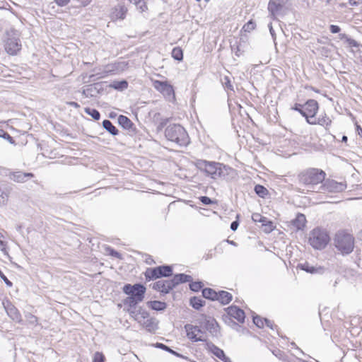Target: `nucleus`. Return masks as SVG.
<instances>
[{
	"instance_id": "nucleus-1",
	"label": "nucleus",
	"mask_w": 362,
	"mask_h": 362,
	"mask_svg": "<svg viewBox=\"0 0 362 362\" xmlns=\"http://www.w3.org/2000/svg\"><path fill=\"white\" fill-rule=\"evenodd\" d=\"M195 165L199 170L204 171L213 179H228V176L234 173L233 168L214 161L197 160Z\"/></svg>"
},
{
	"instance_id": "nucleus-2",
	"label": "nucleus",
	"mask_w": 362,
	"mask_h": 362,
	"mask_svg": "<svg viewBox=\"0 0 362 362\" xmlns=\"http://www.w3.org/2000/svg\"><path fill=\"white\" fill-rule=\"evenodd\" d=\"M326 173L317 168H310L300 173L298 180L300 184L307 187L308 191L315 192L317 185L325 181Z\"/></svg>"
},
{
	"instance_id": "nucleus-3",
	"label": "nucleus",
	"mask_w": 362,
	"mask_h": 362,
	"mask_svg": "<svg viewBox=\"0 0 362 362\" xmlns=\"http://www.w3.org/2000/svg\"><path fill=\"white\" fill-rule=\"evenodd\" d=\"M165 136L168 140L181 146H185L189 143L188 134L180 124H173L168 126L165 130Z\"/></svg>"
},
{
	"instance_id": "nucleus-4",
	"label": "nucleus",
	"mask_w": 362,
	"mask_h": 362,
	"mask_svg": "<svg viewBox=\"0 0 362 362\" xmlns=\"http://www.w3.org/2000/svg\"><path fill=\"white\" fill-rule=\"evenodd\" d=\"M334 245L342 255L350 254L354 248V238L349 233L339 231L335 235Z\"/></svg>"
},
{
	"instance_id": "nucleus-5",
	"label": "nucleus",
	"mask_w": 362,
	"mask_h": 362,
	"mask_svg": "<svg viewBox=\"0 0 362 362\" xmlns=\"http://www.w3.org/2000/svg\"><path fill=\"white\" fill-rule=\"evenodd\" d=\"M329 241V236L326 230L315 228L309 235V243L317 250H322L326 247Z\"/></svg>"
},
{
	"instance_id": "nucleus-6",
	"label": "nucleus",
	"mask_w": 362,
	"mask_h": 362,
	"mask_svg": "<svg viewBox=\"0 0 362 362\" xmlns=\"http://www.w3.org/2000/svg\"><path fill=\"white\" fill-rule=\"evenodd\" d=\"M144 274L146 281L162 277H169L173 275V267L170 265H161L153 268H147Z\"/></svg>"
},
{
	"instance_id": "nucleus-7",
	"label": "nucleus",
	"mask_w": 362,
	"mask_h": 362,
	"mask_svg": "<svg viewBox=\"0 0 362 362\" xmlns=\"http://www.w3.org/2000/svg\"><path fill=\"white\" fill-rule=\"evenodd\" d=\"M122 291L125 294L134 297L137 300L142 301L144 298L146 288L141 284H135L134 285L127 284L124 286Z\"/></svg>"
},
{
	"instance_id": "nucleus-8",
	"label": "nucleus",
	"mask_w": 362,
	"mask_h": 362,
	"mask_svg": "<svg viewBox=\"0 0 362 362\" xmlns=\"http://www.w3.org/2000/svg\"><path fill=\"white\" fill-rule=\"evenodd\" d=\"M288 0H269L268 11L273 19L285 14Z\"/></svg>"
},
{
	"instance_id": "nucleus-9",
	"label": "nucleus",
	"mask_w": 362,
	"mask_h": 362,
	"mask_svg": "<svg viewBox=\"0 0 362 362\" xmlns=\"http://www.w3.org/2000/svg\"><path fill=\"white\" fill-rule=\"evenodd\" d=\"M346 188V184L343 182H338L334 180H327L317 187V191H327L329 192H341Z\"/></svg>"
},
{
	"instance_id": "nucleus-10",
	"label": "nucleus",
	"mask_w": 362,
	"mask_h": 362,
	"mask_svg": "<svg viewBox=\"0 0 362 362\" xmlns=\"http://www.w3.org/2000/svg\"><path fill=\"white\" fill-rule=\"evenodd\" d=\"M185 328L187 332V337L192 341H206V339L203 337V331L197 326L192 325H186Z\"/></svg>"
},
{
	"instance_id": "nucleus-11",
	"label": "nucleus",
	"mask_w": 362,
	"mask_h": 362,
	"mask_svg": "<svg viewBox=\"0 0 362 362\" xmlns=\"http://www.w3.org/2000/svg\"><path fill=\"white\" fill-rule=\"evenodd\" d=\"M318 108V103L313 99L308 100L303 105V109L305 111L304 117H305L308 123V120L310 122V120L314 119L317 112Z\"/></svg>"
},
{
	"instance_id": "nucleus-12",
	"label": "nucleus",
	"mask_w": 362,
	"mask_h": 362,
	"mask_svg": "<svg viewBox=\"0 0 362 362\" xmlns=\"http://www.w3.org/2000/svg\"><path fill=\"white\" fill-rule=\"evenodd\" d=\"M5 50L10 55H16L21 49V40L15 37H9L5 42Z\"/></svg>"
},
{
	"instance_id": "nucleus-13",
	"label": "nucleus",
	"mask_w": 362,
	"mask_h": 362,
	"mask_svg": "<svg viewBox=\"0 0 362 362\" xmlns=\"http://www.w3.org/2000/svg\"><path fill=\"white\" fill-rule=\"evenodd\" d=\"M3 305L7 315L12 320L18 323L23 324V321L21 314L20 313L18 308L14 305H13L11 302L6 300V302H3Z\"/></svg>"
},
{
	"instance_id": "nucleus-14",
	"label": "nucleus",
	"mask_w": 362,
	"mask_h": 362,
	"mask_svg": "<svg viewBox=\"0 0 362 362\" xmlns=\"http://www.w3.org/2000/svg\"><path fill=\"white\" fill-rule=\"evenodd\" d=\"M153 290L158 291L163 294L168 293L175 286L173 281L170 280H159L151 285Z\"/></svg>"
},
{
	"instance_id": "nucleus-15",
	"label": "nucleus",
	"mask_w": 362,
	"mask_h": 362,
	"mask_svg": "<svg viewBox=\"0 0 362 362\" xmlns=\"http://www.w3.org/2000/svg\"><path fill=\"white\" fill-rule=\"evenodd\" d=\"M153 87L158 91L160 92L165 97L175 96L173 87L167 81H160L156 80L153 81Z\"/></svg>"
},
{
	"instance_id": "nucleus-16",
	"label": "nucleus",
	"mask_w": 362,
	"mask_h": 362,
	"mask_svg": "<svg viewBox=\"0 0 362 362\" xmlns=\"http://www.w3.org/2000/svg\"><path fill=\"white\" fill-rule=\"evenodd\" d=\"M6 176H8L11 180L18 183H24L29 179L35 177L34 174L32 173H24L20 170L9 171L8 173L6 174Z\"/></svg>"
},
{
	"instance_id": "nucleus-17",
	"label": "nucleus",
	"mask_w": 362,
	"mask_h": 362,
	"mask_svg": "<svg viewBox=\"0 0 362 362\" xmlns=\"http://www.w3.org/2000/svg\"><path fill=\"white\" fill-rule=\"evenodd\" d=\"M227 313L226 317H233L237 320L239 322L243 323L245 318V312L239 308L238 306L231 305L225 309Z\"/></svg>"
},
{
	"instance_id": "nucleus-18",
	"label": "nucleus",
	"mask_w": 362,
	"mask_h": 362,
	"mask_svg": "<svg viewBox=\"0 0 362 362\" xmlns=\"http://www.w3.org/2000/svg\"><path fill=\"white\" fill-rule=\"evenodd\" d=\"M208 349L217 358L223 362H232L229 357L226 356L224 351L214 345L213 343H206Z\"/></svg>"
},
{
	"instance_id": "nucleus-19",
	"label": "nucleus",
	"mask_w": 362,
	"mask_h": 362,
	"mask_svg": "<svg viewBox=\"0 0 362 362\" xmlns=\"http://www.w3.org/2000/svg\"><path fill=\"white\" fill-rule=\"evenodd\" d=\"M100 90H103L102 84L96 83L87 86L86 88L83 89L82 94L86 98L96 97Z\"/></svg>"
},
{
	"instance_id": "nucleus-20",
	"label": "nucleus",
	"mask_w": 362,
	"mask_h": 362,
	"mask_svg": "<svg viewBox=\"0 0 362 362\" xmlns=\"http://www.w3.org/2000/svg\"><path fill=\"white\" fill-rule=\"evenodd\" d=\"M127 12V8L122 4H118L113 9L112 12V19H120L123 20Z\"/></svg>"
},
{
	"instance_id": "nucleus-21",
	"label": "nucleus",
	"mask_w": 362,
	"mask_h": 362,
	"mask_svg": "<svg viewBox=\"0 0 362 362\" xmlns=\"http://www.w3.org/2000/svg\"><path fill=\"white\" fill-rule=\"evenodd\" d=\"M204 327L213 335L216 336L219 332V326L213 317H208L205 320Z\"/></svg>"
},
{
	"instance_id": "nucleus-22",
	"label": "nucleus",
	"mask_w": 362,
	"mask_h": 362,
	"mask_svg": "<svg viewBox=\"0 0 362 362\" xmlns=\"http://www.w3.org/2000/svg\"><path fill=\"white\" fill-rule=\"evenodd\" d=\"M308 123L310 124H319L325 127L327 129L332 124V120L326 114H324L320 115L317 118L315 117L310 122L308 120Z\"/></svg>"
},
{
	"instance_id": "nucleus-23",
	"label": "nucleus",
	"mask_w": 362,
	"mask_h": 362,
	"mask_svg": "<svg viewBox=\"0 0 362 362\" xmlns=\"http://www.w3.org/2000/svg\"><path fill=\"white\" fill-rule=\"evenodd\" d=\"M139 322L150 332H155L158 329V323L153 317H148L144 320H139Z\"/></svg>"
},
{
	"instance_id": "nucleus-24",
	"label": "nucleus",
	"mask_w": 362,
	"mask_h": 362,
	"mask_svg": "<svg viewBox=\"0 0 362 362\" xmlns=\"http://www.w3.org/2000/svg\"><path fill=\"white\" fill-rule=\"evenodd\" d=\"M291 223L296 230H303L306 223L305 216L303 214L298 213L296 217L292 220Z\"/></svg>"
},
{
	"instance_id": "nucleus-25",
	"label": "nucleus",
	"mask_w": 362,
	"mask_h": 362,
	"mask_svg": "<svg viewBox=\"0 0 362 362\" xmlns=\"http://www.w3.org/2000/svg\"><path fill=\"white\" fill-rule=\"evenodd\" d=\"M300 268L305 271L308 273L310 274H323L325 272V269L322 267H315L309 264L308 263L305 262L304 264H300L299 265Z\"/></svg>"
},
{
	"instance_id": "nucleus-26",
	"label": "nucleus",
	"mask_w": 362,
	"mask_h": 362,
	"mask_svg": "<svg viewBox=\"0 0 362 362\" xmlns=\"http://www.w3.org/2000/svg\"><path fill=\"white\" fill-rule=\"evenodd\" d=\"M233 299V296L228 291H220L217 293L216 300L219 301L223 305L228 304Z\"/></svg>"
},
{
	"instance_id": "nucleus-27",
	"label": "nucleus",
	"mask_w": 362,
	"mask_h": 362,
	"mask_svg": "<svg viewBox=\"0 0 362 362\" xmlns=\"http://www.w3.org/2000/svg\"><path fill=\"white\" fill-rule=\"evenodd\" d=\"M175 284V286L182 283L191 282L192 277L185 274H175L172 279Z\"/></svg>"
},
{
	"instance_id": "nucleus-28",
	"label": "nucleus",
	"mask_w": 362,
	"mask_h": 362,
	"mask_svg": "<svg viewBox=\"0 0 362 362\" xmlns=\"http://www.w3.org/2000/svg\"><path fill=\"white\" fill-rule=\"evenodd\" d=\"M130 314L139 322V320H144L149 317L148 312L141 308L135 310H130Z\"/></svg>"
},
{
	"instance_id": "nucleus-29",
	"label": "nucleus",
	"mask_w": 362,
	"mask_h": 362,
	"mask_svg": "<svg viewBox=\"0 0 362 362\" xmlns=\"http://www.w3.org/2000/svg\"><path fill=\"white\" fill-rule=\"evenodd\" d=\"M119 124L124 129H131L133 126L132 122L124 115H119L117 118Z\"/></svg>"
},
{
	"instance_id": "nucleus-30",
	"label": "nucleus",
	"mask_w": 362,
	"mask_h": 362,
	"mask_svg": "<svg viewBox=\"0 0 362 362\" xmlns=\"http://www.w3.org/2000/svg\"><path fill=\"white\" fill-rule=\"evenodd\" d=\"M147 305L152 310L156 311L164 310L166 308V303L165 302H161L159 300L148 301L147 303Z\"/></svg>"
},
{
	"instance_id": "nucleus-31",
	"label": "nucleus",
	"mask_w": 362,
	"mask_h": 362,
	"mask_svg": "<svg viewBox=\"0 0 362 362\" xmlns=\"http://www.w3.org/2000/svg\"><path fill=\"white\" fill-rule=\"evenodd\" d=\"M103 127L110 134L113 136H116L118 134V129L116 128L115 126L113 125L111 121L108 119L103 120Z\"/></svg>"
},
{
	"instance_id": "nucleus-32",
	"label": "nucleus",
	"mask_w": 362,
	"mask_h": 362,
	"mask_svg": "<svg viewBox=\"0 0 362 362\" xmlns=\"http://www.w3.org/2000/svg\"><path fill=\"white\" fill-rule=\"evenodd\" d=\"M202 296L204 298L209 299L211 300H216L217 293L215 290L211 288H205L202 289Z\"/></svg>"
},
{
	"instance_id": "nucleus-33",
	"label": "nucleus",
	"mask_w": 362,
	"mask_h": 362,
	"mask_svg": "<svg viewBox=\"0 0 362 362\" xmlns=\"http://www.w3.org/2000/svg\"><path fill=\"white\" fill-rule=\"evenodd\" d=\"M189 304L193 308L199 310L205 305V300H202L200 297L194 296L190 298Z\"/></svg>"
},
{
	"instance_id": "nucleus-34",
	"label": "nucleus",
	"mask_w": 362,
	"mask_h": 362,
	"mask_svg": "<svg viewBox=\"0 0 362 362\" xmlns=\"http://www.w3.org/2000/svg\"><path fill=\"white\" fill-rule=\"evenodd\" d=\"M140 302V300H137V299L129 296L123 301L124 305L129 306L130 308H134V310H136V305Z\"/></svg>"
},
{
	"instance_id": "nucleus-35",
	"label": "nucleus",
	"mask_w": 362,
	"mask_h": 362,
	"mask_svg": "<svg viewBox=\"0 0 362 362\" xmlns=\"http://www.w3.org/2000/svg\"><path fill=\"white\" fill-rule=\"evenodd\" d=\"M254 190L255 193L262 198H264L269 194L268 189L261 185H255Z\"/></svg>"
},
{
	"instance_id": "nucleus-36",
	"label": "nucleus",
	"mask_w": 362,
	"mask_h": 362,
	"mask_svg": "<svg viewBox=\"0 0 362 362\" xmlns=\"http://www.w3.org/2000/svg\"><path fill=\"white\" fill-rule=\"evenodd\" d=\"M171 54H172V57L177 61L180 62V61H182L183 59L182 49L179 47H174L172 50Z\"/></svg>"
},
{
	"instance_id": "nucleus-37",
	"label": "nucleus",
	"mask_w": 362,
	"mask_h": 362,
	"mask_svg": "<svg viewBox=\"0 0 362 362\" xmlns=\"http://www.w3.org/2000/svg\"><path fill=\"white\" fill-rule=\"evenodd\" d=\"M131 3L136 5L137 9L141 12H144L147 10V6L145 0H129Z\"/></svg>"
},
{
	"instance_id": "nucleus-38",
	"label": "nucleus",
	"mask_w": 362,
	"mask_h": 362,
	"mask_svg": "<svg viewBox=\"0 0 362 362\" xmlns=\"http://www.w3.org/2000/svg\"><path fill=\"white\" fill-rule=\"evenodd\" d=\"M85 112L88 115L91 116L95 120H98L100 117V114L96 109L90 108V107H86Z\"/></svg>"
},
{
	"instance_id": "nucleus-39",
	"label": "nucleus",
	"mask_w": 362,
	"mask_h": 362,
	"mask_svg": "<svg viewBox=\"0 0 362 362\" xmlns=\"http://www.w3.org/2000/svg\"><path fill=\"white\" fill-rule=\"evenodd\" d=\"M25 317L27 322L29 325L35 326L38 324V319L35 315H34L31 313H27V314H25Z\"/></svg>"
},
{
	"instance_id": "nucleus-40",
	"label": "nucleus",
	"mask_w": 362,
	"mask_h": 362,
	"mask_svg": "<svg viewBox=\"0 0 362 362\" xmlns=\"http://www.w3.org/2000/svg\"><path fill=\"white\" fill-rule=\"evenodd\" d=\"M115 89L122 90L128 87V83L126 81H116L112 85Z\"/></svg>"
},
{
	"instance_id": "nucleus-41",
	"label": "nucleus",
	"mask_w": 362,
	"mask_h": 362,
	"mask_svg": "<svg viewBox=\"0 0 362 362\" xmlns=\"http://www.w3.org/2000/svg\"><path fill=\"white\" fill-rule=\"evenodd\" d=\"M253 322L259 328H262L264 325V318L259 315L253 316Z\"/></svg>"
},
{
	"instance_id": "nucleus-42",
	"label": "nucleus",
	"mask_w": 362,
	"mask_h": 362,
	"mask_svg": "<svg viewBox=\"0 0 362 362\" xmlns=\"http://www.w3.org/2000/svg\"><path fill=\"white\" fill-rule=\"evenodd\" d=\"M202 283L201 281H194L189 284V288L192 291H199L202 288Z\"/></svg>"
},
{
	"instance_id": "nucleus-43",
	"label": "nucleus",
	"mask_w": 362,
	"mask_h": 362,
	"mask_svg": "<svg viewBox=\"0 0 362 362\" xmlns=\"http://www.w3.org/2000/svg\"><path fill=\"white\" fill-rule=\"evenodd\" d=\"M221 82L225 88L233 90V86L231 84L230 78L228 76H224L223 78L221 80Z\"/></svg>"
},
{
	"instance_id": "nucleus-44",
	"label": "nucleus",
	"mask_w": 362,
	"mask_h": 362,
	"mask_svg": "<svg viewBox=\"0 0 362 362\" xmlns=\"http://www.w3.org/2000/svg\"><path fill=\"white\" fill-rule=\"evenodd\" d=\"M252 218L255 222H260L263 225L267 221V218L262 216L259 214L255 213L252 216Z\"/></svg>"
},
{
	"instance_id": "nucleus-45",
	"label": "nucleus",
	"mask_w": 362,
	"mask_h": 362,
	"mask_svg": "<svg viewBox=\"0 0 362 362\" xmlns=\"http://www.w3.org/2000/svg\"><path fill=\"white\" fill-rule=\"evenodd\" d=\"M8 194L0 188V206L4 205L8 201Z\"/></svg>"
},
{
	"instance_id": "nucleus-46",
	"label": "nucleus",
	"mask_w": 362,
	"mask_h": 362,
	"mask_svg": "<svg viewBox=\"0 0 362 362\" xmlns=\"http://www.w3.org/2000/svg\"><path fill=\"white\" fill-rule=\"evenodd\" d=\"M255 23L250 20L244 25L243 29L245 32H250L255 28Z\"/></svg>"
},
{
	"instance_id": "nucleus-47",
	"label": "nucleus",
	"mask_w": 362,
	"mask_h": 362,
	"mask_svg": "<svg viewBox=\"0 0 362 362\" xmlns=\"http://www.w3.org/2000/svg\"><path fill=\"white\" fill-rule=\"evenodd\" d=\"M291 110H296L302 116L304 117L305 111L303 109V105L296 103L292 107Z\"/></svg>"
},
{
	"instance_id": "nucleus-48",
	"label": "nucleus",
	"mask_w": 362,
	"mask_h": 362,
	"mask_svg": "<svg viewBox=\"0 0 362 362\" xmlns=\"http://www.w3.org/2000/svg\"><path fill=\"white\" fill-rule=\"evenodd\" d=\"M105 356L100 352H95L93 356V362H104Z\"/></svg>"
},
{
	"instance_id": "nucleus-49",
	"label": "nucleus",
	"mask_w": 362,
	"mask_h": 362,
	"mask_svg": "<svg viewBox=\"0 0 362 362\" xmlns=\"http://www.w3.org/2000/svg\"><path fill=\"white\" fill-rule=\"evenodd\" d=\"M200 201L205 205H209L214 203V202L206 196H202L199 197Z\"/></svg>"
},
{
	"instance_id": "nucleus-50",
	"label": "nucleus",
	"mask_w": 362,
	"mask_h": 362,
	"mask_svg": "<svg viewBox=\"0 0 362 362\" xmlns=\"http://www.w3.org/2000/svg\"><path fill=\"white\" fill-rule=\"evenodd\" d=\"M346 42L350 47H358L359 46V44L358 43V42H356L355 40H354L349 37H348Z\"/></svg>"
},
{
	"instance_id": "nucleus-51",
	"label": "nucleus",
	"mask_w": 362,
	"mask_h": 362,
	"mask_svg": "<svg viewBox=\"0 0 362 362\" xmlns=\"http://www.w3.org/2000/svg\"><path fill=\"white\" fill-rule=\"evenodd\" d=\"M232 52H235V55L239 57L241 54L240 48L238 45H231Z\"/></svg>"
},
{
	"instance_id": "nucleus-52",
	"label": "nucleus",
	"mask_w": 362,
	"mask_h": 362,
	"mask_svg": "<svg viewBox=\"0 0 362 362\" xmlns=\"http://www.w3.org/2000/svg\"><path fill=\"white\" fill-rule=\"evenodd\" d=\"M329 30L332 33H338L340 32L341 28L337 25H331L329 26Z\"/></svg>"
},
{
	"instance_id": "nucleus-53",
	"label": "nucleus",
	"mask_w": 362,
	"mask_h": 362,
	"mask_svg": "<svg viewBox=\"0 0 362 362\" xmlns=\"http://www.w3.org/2000/svg\"><path fill=\"white\" fill-rule=\"evenodd\" d=\"M264 324L266 325V326L269 327L271 329H274V327H276V325H274L273 322H272L271 320H269L267 318H264Z\"/></svg>"
},
{
	"instance_id": "nucleus-54",
	"label": "nucleus",
	"mask_w": 362,
	"mask_h": 362,
	"mask_svg": "<svg viewBox=\"0 0 362 362\" xmlns=\"http://www.w3.org/2000/svg\"><path fill=\"white\" fill-rule=\"evenodd\" d=\"M156 347L160 348V349L165 350L167 351H171V349L170 347H168V346H166L165 344H163L162 343H156Z\"/></svg>"
},
{
	"instance_id": "nucleus-55",
	"label": "nucleus",
	"mask_w": 362,
	"mask_h": 362,
	"mask_svg": "<svg viewBox=\"0 0 362 362\" xmlns=\"http://www.w3.org/2000/svg\"><path fill=\"white\" fill-rule=\"evenodd\" d=\"M4 139H6L10 144H15V140L7 132H6L4 136L3 137Z\"/></svg>"
},
{
	"instance_id": "nucleus-56",
	"label": "nucleus",
	"mask_w": 362,
	"mask_h": 362,
	"mask_svg": "<svg viewBox=\"0 0 362 362\" xmlns=\"http://www.w3.org/2000/svg\"><path fill=\"white\" fill-rule=\"evenodd\" d=\"M55 3L59 6H64L67 5L70 0H54Z\"/></svg>"
},
{
	"instance_id": "nucleus-57",
	"label": "nucleus",
	"mask_w": 362,
	"mask_h": 362,
	"mask_svg": "<svg viewBox=\"0 0 362 362\" xmlns=\"http://www.w3.org/2000/svg\"><path fill=\"white\" fill-rule=\"evenodd\" d=\"M110 255L112 257L121 258V255L117 251L115 250L114 249L110 250Z\"/></svg>"
},
{
	"instance_id": "nucleus-58",
	"label": "nucleus",
	"mask_w": 362,
	"mask_h": 362,
	"mask_svg": "<svg viewBox=\"0 0 362 362\" xmlns=\"http://www.w3.org/2000/svg\"><path fill=\"white\" fill-rule=\"evenodd\" d=\"M239 226V223L238 221H234L231 223L230 224V229L233 230V231H235L237 230L238 227Z\"/></svg>"
},
{
	"instance_id": "nucleus-59",
	"label": "nucleus",
	"mask_w": 362,
	"mask_h": 362,
	"mask_svg": "<svg viewBox=\"0 0 362 362\" xmlns=\"http://www.w3.org/2000/svg\"><path fill=\"white\" fill-rule=\"evenodd\" d=\"M269 32H270V33H271V35H272V37L273 40H276V33H275V32H274V29H273V27H272V23H270L269 24Z\"/></svg>"
},
{
	"instance_id": "nucleus-60",
	"label": "nucleus",
	"mask_w": 362,
	"mask_h": 362,
	"mask_svg": "<svg viewBox=\"0 0 362 362\" xmlns=\"http://www.w3.org/2000/svg\"><path fill=\"white\" fill-rule=\"evenodd\" d=\"M349 3L351 6H358L362 4V0H349Z\"/></svg>"
},
{
	"instance_id": "nucleus-61",
	"label": "nucleus",
	"mask_w": 362,
	"mask_h": 362,
	"mask_svg": "<svg viewBox=\"0 0 362 362\" xmlns=\"http://www.w3.org/2000/svg\"><path fill=\"white\" fill-rule=\"evenodd\" d=\"M167 122H168V119H163L160 124L158 126V129L159 130L162 129L167 124Z\"/></svg>"
},
{
	"instance_id": "nucleus-62",
	"label": "nucleus",
	"mask_w": 362,
	"mask_h": 362,
	"mask_svg": "<svg viewBox=\"0 0 362 362\" xmlns=\"http://www.w3.org/2000/svg\"><path fill=\"white\" fill-rule=\"evenodd\" d=\"M146 263L148 264H155V261L152 259L151 257H148L146 260Z\"/></svg>"
},
{
	"instance_id": "nucleus-63",
	"label": "nucleus",
	"mask_w": 362,
	"mask_h": 362,
	"mask_svg": "<svg viewBox=\"0 0 362 362\" xmlns=\"http://www.w3.org/2000/svg\"><path fill=\"white\" fill-rule=\"evenodd\" d=\"M339 37L340 40H345L346 41L349 36L345 33H341Z\"/></svg>"
},
{
	"instance_id": "nucleus-64",
	"label": "nucleus",
	"mask_w": 362,
	"mask_h": 362,
	"mask_svg": "<svg viewBox=\"0 0 362 362\" xmlns=\"http://www.w3.org/2000/svg\"><path fill=\"white\" fill-rule=\"evenodd\" d=\"M356 130L358 132V135L362 137V128L360 125H356Z\"/></svg>"
}]
</instances>
